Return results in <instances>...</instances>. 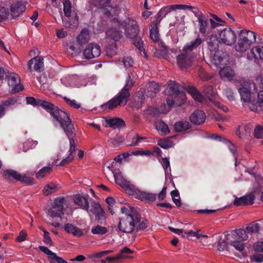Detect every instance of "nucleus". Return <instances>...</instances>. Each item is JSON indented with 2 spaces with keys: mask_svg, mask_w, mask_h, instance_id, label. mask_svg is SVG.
I'll list each match as a JSON object with an SVG mask.
<instances>
[{
  "mask_svg": "<svg viewBox=\"0 0 263 263\" xmlns=\"http://www.w3.org/2000/svg\"><path fill=\"white\" fill-rule=\"evenodd\" d=\"M165 93L167 96L166 102L168 108L164 110H159L156 107L150 106L145 111L146 114L151 117H155L158 116L160 111L163 114H166L171 108L181 106L186 100V96L182 91V87L174 81L169 82Z\"/></svg>",
  "mask_w": 263,
  "mask_h": 263,
  "instance_id": "obj_1",
  "label": "nucleus"
},
{
  "mask_svg": "<svg viewBox=\"0 0 263 263\" xmlns=\"http://www.w3.org/2000/svg\"><path fill=\"white\" fill-rule=\"evenodd\" d=\"M148 226L147 220L141 218L140 215H134L133 217H121L118 224L119 229L123 233H131L136 231H143Z\"/></svg>",
  "mask_w": 263,
  "mask_h": 263,
  "instance_id": "obj_2",
  "label": "nucleus"
},
{
  "mask_svg": "<svg viewBox=\"0 0 263 263\" xmlns=\"http://www.w3.org/2000/svg\"><path fill=\"white\" fill-rule=\"evenodd\" d=\"M134 83L135 81L131 78L130 74H128L126 77L125 84L123 88L116 97L103 104L102 107L104 109L111 110L118 105L126 104L130 96L129 90L134 86Z\"/></svg>",
  "mask_w": 263,
  "mask_h": 263,
  "instance_id": "obj_3",
  "label": "nucleus"
},
{
  "mask_svg": "<svg viewBox=\"0 0 263 263\" xmlns=\"http://www.w3.org/2000/svg\"><path fill=\"white\" fill-rule=\"evenodd\" d=\"M122 25L124 27L126 36L128 38L133 39V44L139 50L141 53H143L144 57L146 58V54L143 48V42L140 37L138 36L139 30L137 22L128 18L123 22Z\"/></svg>",
  "mask_w": 263,
  "mask_h": 263,
  "instance_id": "obj_4",
  "label": "nucleus"
},
{
  "mask_svg": "<svg viewBox=\"0 0 263 263\" xmlns=\"http://www.w3.org/2000/svg\"><path fill=\"white\" fill-rule=\"evenodd\" d=\"M51 116L58 121L68 138L75 137V128L67 114L57 107Z\"/></svg>",
  "mask_w": 263,
  "mask_h": 263,
  "instance_id": "obj_5",
  "label": "nucleus"
},
{
  "mask_svg": "<svg viewBox=\"0 0 263 263\" xmlns=\"http://www.w3.org/2000/svg\"><path fill=\"white\" fill-rule=\"evenodd\" d=\"M256 41V35L251 30H241L239 33V39L235 46L237 51L243 52L248 50L250 45Z\"/></svg>",
  "mask_w": 263,
  "mask_h": 263,
  "instance_id": "obj_6",
  "label": "nucleus"
},
{
  "mask_svg": "<svg viewBox=\"0 0 263 263\" xmlns=\"http://www.w3.org/2000/svg\"><path fill=\"white\" fill-rule=\"evenodd\" d=\"M196 54L192 53L182 48L180 53L177 55V64L182 70L190 67L193 64Z\"/></svg>",
  "mask_w": 263,
  "mask_h": 263,
  "instance_id": "obj_7",
  "label": "nucleus"
},
{
  "mask_svg": "<svg viewBox=\"0 0 263 263\" xmlns=\"http://www.w3.org/2000/svg\"><path fill=\"white\" fill-rule=\"evenodd\" d=\"M64 198L56 199L51 206L48 209L47 214L52 218L61 217L64 214Z\"/></svg>",
  "mask_w": 263,
  "mask_h": 263,
  "instance_id": "obj_8",
  "label": "nucleus"
},
{
  "mask_svg": "<svg viewBox=\"0 0 263 263\" xmlns=\"http://www.w3.org/2000/svg\"><path fill=\"white\" fill-rule=\"evenodd\" d=\"M8 85L11 87V93H15L23 89V86L21 84L20 78L18 74L14 72H8L6 74Z\"/></svg>",
  "mask_w": 263,
  "mask_h": 263,
  "instance_id": "obj_9",
  "label": "nucleus"
},
{
  "mask_svg": "<svg viewBox=\"0 0 263 263\" xmlns=\"http://www.w3.org/2000/svg\"><path fill=\"white\" fill-rule=\"evenodd\" d=\"M219 36L221 42L228 46L232 45L236 41V33L230 28L221 31Z\"/></svg>",
  "mask_w": 263,
  "mask_h": 263,
  "instance_id": "obj_10",
  "label": "nucleus"
},
{
  "mask_svg": "<svg viewBox=\"0 0 263 263\" xmlns=\"http://www.w3.org/2000/svg\"><path fill=\"white\" fill-rule=\"evenodd\" d=\"M133 189L129 194V195L133 196L135 198L141 201L152 202L156 198V194L142 191L138 189L135 185Z\"/></svg>",
  "mask_w": 263,
  "mask_h": 263,
  "instance_id": "obj_11",
  "label": "nucleus"
},
{
  "mask_svg": "<svg viewBox=\"0 0 263 263\" xmlns=\"http://www.w3.org/2000/svg\"><path fill=\"white\" fill-rule=\"evenodd\" d=\"M101 47L96 43H90L86 45L83 51L84 57L88 60L92 59L100 56Z\"/></svg>",
  "mask_w": 263,
  "mask_h": 263,
  "instance_id": "obj_12",
  "label": "nucleus"
},
{
  "mask_svg": "<svg viewBox=\"0 0 263 263\" xmlns=\"http://www.w3.org/2000/svg\"><path fill=\"white\" fill-rule=\"evenodd\" d=\"M113 174L116 183L120 185L125 192L129 195L132 190H134L133 188L135 185L123 178L120 172L114 171Z\"/></svg>",
  "mask_w": 263,
  "mask_h": 263,
  "instance_id": "obj_13",
  "label": "nucleus"
},
{
  "mask_svg": "<svg viewBox=\"0 0 263 263\" xmlns=\"http://www.w3.org/2000/svg\"><path fill=\"white\" fill-rule=\"evenodd\" d=\"M90 206L86 210L90 216L95 215L96 218L98 219H102L104 218V211L100 204L94 200L91 199L89 200Z\"/></svg>",
  "mask_w": 263,
  "mask_h": 263,
  "instance_id": "obj_14",
  "label": "nucleus"
},
{
  "mask_svg": "<svg viewBox=\"0 0 263 263\" xmlns=\"http://www.w3.org/2000/svg\"><path fill=\"white\" fill-rule=\"evenodd\" d=\"M194 14L197 18L199 32L204 35L206 32L209 20L198 9H195Z\"/></svg>",
  "mask_w": 263,
  "mask_h": 263,
  "instance_id": "obj_15",
  "label": "nucleus"
},
{
  "mask_svg": "<svg viewBox=\"0 0 263 263\" xmlns=\"http://www.w3.org/2000/svg\"><path fill=\"white\" fill-rule=\"evenodd\" d=\"M69 140V149L68 151V156L63 159L62 161L58 164V166H63L72 161L73 159V154L76 151V144L77 139L74 137L68 138Z\"/></svg>",
  "mask_w": 263,
  "mask_h": 263,
  "instance_id": "obj_16",
  "label": "nucleus"
},
{
  "mask_svg": "<svg viewBox=\"0 0 263 263\" xmlns=\"http://www.w3.org/2000/svg\"><path fill=\"white\" fill-rule=\"evenodd\" d=\"M28 68L30 71L34 70L37 72H41L43 70V59L41 57H35L31 59L28 64Z\"/></svg>",
  "mask_w": 263,
  "mask_h": 263,
  "instance_id": "obj_17",
  "label": "nucleus"
},
{
  "mask_svg": "<svg viewBox=\"0 0 263 263\" xmlns=\"http://www.w3.org/2000/svg\"><path fill=\"white\" fill-rule=\"evenodd\" d=\"M64 230L69 234H71L77 237L84 235L87 231L85 229H81L72 223H66L64 226Z\"/></svg>",
  "mask_w": 263,
  "mask_h": 263,
  "instance_id": "obj_18",
  "label": "nucleus"
},
{
  "mask_svg": "<svg viewBox=\"0 0 263 263\" xmlns=\"http://www.w3.org/2000/svg\"><path fill=\"white\" fill-rule=\"evenodd\" d=\"M205 118V113L201 110L197 109L191 114L190 120L194 124L200 125L204 123Z\"/></svg>",
  "mask_w": 263,
  "mask_h": 263,
  "instance_id": "obj_19",
  "label": "nucleus"
},
{
  "mask_svg": "<svg viewBox=\"0 0 263 263\" xmlns=\"http://www.w3.org/2000/svg\"><path fill=\"white\" fill-rule=\"evenodd\" d=\"M202 42V39L198 35L196 39L187 43L183 48L190 53L196 54L195 51L197 50Z\"/></svg>",
  "mask_w": 263,
  "mask_h": 263,
  "instance_id": "obj_20",
  "label": "nucleus"
},
{
  "mask_svg": "<svg viewBox=\"0 0 263 263\" xmlns=\"http://www.w3.org/2000/svg\"><path fill=\"white\" fill-rule=\"evenodd\" d=\"M88 197V195L82 196L80 195H76L74 197V202L76 204L80 206L82 209L88 210V208H89Z\"/></svg>",
  "mask_w": 263,
  "mask_h": 263,
  "instance_id": "obj_21",
  "label": "nucleus"
},
{
  "mask_svg": "<svg viewBox=\"0 0 263 263\" xmlns=\"http://www.w3.org/2000/svg\"><path fill=\"white\" fill-rule=\"evenodd\" d=\"M10 10L12 16L16 18L25 11L26 7L22 2H17L11 5Z\"/></svg>",
  "mask_w": 263,
  "mask_h": 263,
  "instance_id": "obj_22",
  "label": "nucleus"
},
{
  "mask_svg": "<svg viewBox=\"0 0 263 263\" xmlns=\"http://www.w3.org/2000/svg\"><path fill=\"white\" fill-rule=\"evenodd\" d=\"M159 20H153L151 23V28L150 29L149 36L151 39L155 43L159 42L160 40L159 33L158 31V25L159 24Z\"/></svg>",
  "mask_w": 263,
  "mask_h": 263,
  "instance_id": "obj_23",
  "label": "nucleus"
},
{
  "mask_svg": "<svg viewBox=\"0 0 263 263\" xmlns=\"http://www.w3.org/2000/svg\"><path fill=\"white\" fill-rule=\"evenodd\" d=\"M229 237H230L231 239L241 241L246 240L248 238L246 231L242 229L232 231L231 234H229Z\"/></svg>",
  "mask_w": 263,
  "mask_h": 263,
  "instance_id": "obj_24",
  "label": "nucleus"
},
{
  "mask_svg": "<svg viewBox=\"0 0 263 263\" xmlns=\"http://www.w3.org/2000/svg\"><path fill=\"white\" fill-rule=\"evenodd\" d=\"M254 200V195H249L247 196L241 197L240 198H236L233 202V203L236 206L252 204L253 203Z\"/></svg>",
  "mask_w": 263,
  "mask_h": 263,
  "instance_id": "obj_25",
  "label": "nucleus"
},
{
  "mask_svg": "<svg viewBox=\"0 0 263 263\" xmlns=\"http://www.w3.org/2000/svg\"><path fill=\"white\" fill-rule=\"evenodd\" d=\"M105 126L112 127L114 129L120 128L125 126L124 121L120 118H113L105 120Z\"/></svg>",
  "mask_w": 263,
  "mask_h": 263,
  "instance_id": "obj_26",
  "label": "nucleus"
},
{
  "mask_svg": "<svg viewBox=\"0 0 263 263\" xmlns=\"http://www.w3.org/2000/svg\"><path fill=\"white\" fill-rule=\"evenodd\" d=\"M227 61V58H225L224 53L219 51L215 52L213 55V62L216 66L220 67L226 64Z\"/></svg>",
  "mask_w": 263,
  "mask_h": 263,
  "instance_id": "obj_27",
  "label": "nucleus"
},
{
  "mask_svg": "<svg viewBox=\"0 0 263 263\" xmlns=\"http://www.w3.org/2000/svg\"><path fill=\"white\" fill-rule=\"evenodd\" d=\"M220 78L224 80L232 79L235 74L233 70L230 67L221 68L219 72Z\"/></svg>",
  "mask_w": 263,
  "mask_h": 263,
  "instance_id": "obj_28",
  "label": "nucleus"
},
{
  "mask_svg": "<svg viewBox=\"0 0 263 263\" xmlns=\"http://www.w3.org/2000/svg\"><path fill=\"white\" fill-rule=\"evenodd\" d=\"M251 128L249 125L242 124L239 126L236 131V134L241 139L246 138L249 135Z\"/></svg>",
  "mask_w": 263,
  "mask_h": 263,
  "instance_id": "obj_29",
  "label": "nucleus"
},
{
  "mask_svg": "<svg viewBox=\"0 0 263 263\" xmlns=\"http://www.w3.org/2000/svg\"><path fill=\"white\" fill-rule=\"evenodd\" d=\"M251 110L257 111L258 107L263 108V90H259L257 94V104L251 103L249 105Z\"/></svg>",
  "mask_w": 263,
  "mask_h": 263,
  "instance_id": "obj_30",
  "label": "nucleus"
},
{
  "mask_svg": "<svg viewBox=\"0 0 263 263\" xmlns=\"http://www.w3.org/2000/svg\"><path fill=\"white\" fill-rule=\"evenodd\" d=\"M159 91V86L158 84L156 82H151L148 83L146 93L149 97H154Z\"/></svg>",
  "mask_w": 263,
  "mask_h": 263,
  "instance_id": "obj_31",
  "label": "nucleus"
},
{
  "mask_svg": "<svg viewBox=\"0 0 263 263\" xmlns=\"http://www.w3.org/2000/svg\"><path fill=\"white\" fill-rule=\"evenodd\" d=\"M263 227V221L259 220L253 222L249 224L247 227L246 230L251 233H258L261 228Z\"/></svg>",
  "mask_w": 263,
  "mask_h": 263,
  "instance_id": "obj_32",
  "label": "nucleus"
},
{
  "mask_svg": "<svg viewBox=\"0 0 263 263\" xmlns=\"http://www.w3.org/2000/svg\"><path fill=\"white\" fill-rule=\"evenodd\" d=\"M89 40V31L87 29H83L77 37V42L82 45Z\"/></svg>",
  "mask_w": 263,
  "mask_h": 263,
  "instance_id": "obj_33",
  "label": "nucleus"
},
{
  "mask_svg": "<svg viewBox=\"0 0 263 263\" xmlns=\"http://www.w3.org/2000/svg\"><path fill=\"white\" fill-rule=\"evenodd\" d=\"M174 126L176 132H181L190 128L191 124L188 121H180L177 122Z\"/></svg>",
  "mask_w": 263,
  "mask_h": 263,
  "instance_id": "obj_34",
  "label": "nucleus"
},
{
  "mask_svg": "<svg viewBox=\"0 0 263 263\" xmlns=\"http://www.w3.org/2000/svg\"><path fill=\"white\" fill-rule=\"evenodd\" d=\"M250 89L253 88L254 91L263 90V76H258L256 77L255 82L250 84Z\"/></svg>",
  "mask_w": 263,
  "mask_h": 263,
  "instance_id": "obj_35",
  "label": "nucleus"
},
{
  "mask_svg": "<svg viewBox=\"0 0 263 263\" xmlns=\"http://www.w3.org/2000/svg\"><path fill=\"white\" fill-rule=\"evenodd\" d=\"M121 212L123 215L122 217L132 216L134 215H139L133 206L126 205L121 208Z\"/></svg>",
  "mask_w": 263,
  "mask_h": 263,
  "instance_id": "obj_36",
  "label": "nucleus"
},
{
  "mask_svg": "<svg viewBox=\"0 0 263 263\" xmlns=\"http://www.w3.org/2000/svg\"><path fill=\"white\" fill-rule=\"evenodd\" d=\"M208 48L211 51H217L218 48V42L217 40L216 36L214 35H211L207 41Z\"/></svg>",
  "mask_w": 263,
  "mask_h": 263,
  "instance_id": "obj_37",
  "label": "nucleus"
},
{
  "mask_svg": "<svg viewBox=\"0 0 263 263\" xmlns=\"http://www.w3.org/2000/svg\"><path fill=\"white\" fill-rule=\"evenodd\" d=\"M171 8V5H169L161 8L157 14L156 18L154 20H159L160 23L163 18L165 17L166 15L171 11H173Z\"/></svg>",
  "mask_w": 263,
  "mask_h": 263,
  "instance_id": "obj_38",
  "label": "nucleus"
},
{
  "mask_svg": "<svg viewBox=\"0 0 263 263\" xmlns=\"http://www.w3.org/2000/svg\"><path fill=\"white\" fill-rule=\"evenodd\" d=\"M38 104L40 105L39 106H41L45 110L49 112L50 115L51 114V112H53L57 107L51 103L42 99L39 100Z\"/></svg>",
  "mask_w": 263,
  "mask_h": 263,
  "instance_id": "obj_39",
  "label": "nucleus"
},
{
  "mask_svg": "<svg viewBox=\"0 0 263 263\" xmlns=\"http://www.w3.org/2000/svg\"><path fill=\"white\" fill-rule=\"evenodd\" d=\"M251 53L255 59L263 60V46L258 45L252 48Z\"/></svg>",
  "mask_w": 263,
  "mask_h": 263,
  "instance_id": "obj_40",
  "label": "nucleus"
},
{
  "mask_svg": "<svg viewBox=\"0 0 263 263\" xmlns=\"http://www.w3.org/2000/svg\"><path fill=\"white\" fill-rule=\"evenodd\" d=\"M155 126L156 129L162 135H165L170 132L167 125L162 121L156 122Z\"/></svg>",
  "mask_w": 263,
  "mask_h": 263,
  "instance_id": "obj_41",
  "label": "nucleus"
},
{
  "mask_svg": "<svg viewBox=\"0 0 263 263\" xmlns=\"http://www.w3.org/2000/svg\"><path fill=\"white\" fill-rule=\"evenodd\" d=\"M106 35L108 38H110L116 41L119 40L122 36L121 33L115 28L108 29L106 32Z\"/></svg>",
  "mask_w": 263,
  "mask_h": 263,
  "instance_id": "obj_42",
  "label": "nucleus"
},
{
  "mask_svg": "<svg viewBox=\"0 0 263 263\" xmlns=\"http://www.w3.org/2000/svg\"><path fill=\"white\" fill-rule=\"evenodd\" d=\"M186 90L196 100L200 102L203 101V97L194 87H189Z\"/></svg>",
  "mask_w": 263,
  "mask_h": 263,
  "instance_id": "obj_43",
  "label": "nucleus"
},
{
  "mask_svg": "<svg viewBox=\"0 0 263 263\" xmlns=\"http://www.w3.org/2000/svg\"><path fill=\"white\" fill-rule=\"evenodd\" d=\"M239 92L243 101L248 102L250 101V91L248 88L245 87L240 88Z\"/></svg>",
  "mask_w": 263,
  "mask_h": 263,
  "instance_id": "obj_44",
  "label": "nucleus"
},
{
  "mask_svg": "<svg viewBox=\"0 0 263 263\" xmlns=\"http://www.w3.org/2000/svg\"><path fill=\"white\" fill-rule=\"evenodd\" d=\"M224 237V238L220 237L218 243L217 249L220 251H223L227 248L228 243L227 241L231 239L229 237V234L225 235Z\"/></svg>",
  "mask_w": 263,
  "mask_h": 263,
  "instance_id": "obj_45",
  "label": "nucleus"
},
{
  "mask_svg": "<svg viewBox=\"0 0 263 263\" xmlns=\"http://www.w3.org/2000/svg\"><path fill=\"white\" fill-rule=\"evenodd\" d=\"M38 142L34 140H27L23 144L22 148H20L23 152H26L29 149H32L35 147Z\"/></svg>",
  "mask_w": 263,
  "mask_h": 263,
  "instance_id": "obj_46",
  "label": "nucleus"
},
{
  "mask_svg": "<svg viewBox=\"0 0 263 263\" xmlns=\"http://www.w3.org/2000/svg\"><path fill=\"white\" fill-rule=\"evenodd\" d=\"M4 176L6 179H10L12 178L16 180H18L19 177H20V174L14 170H8L4 172Z\"/></svg>",
  "mask_w": 263,
  "mask_h": 263,
  "instance_id": "obj_47",
  "label": "nucleus"
},
{
  "mask_svg": "<svg viewBox=\"0 0 263 263\" xmlns=\"http://www.w3.org/2000/svg\"><path fill=\"white\" fill-rule=\"evenodd\" d=\"M134 61L130 57H124L119 60V64L123 65L125 68H128L133 66Z\"/></svg>",
  "mask_w": 263,
  "mask_h": 263,
  "instance_id": "obj_48",
  "label": "nucleus"
},
{
  "mask_svg": "<svg viewBox=\"0 0 263 263\" xmlns=\"http://www.w3.org/2000/svg\"><path fill=\"white\" fill-rule=\"evenodd\" d=\"M171 8L173 11L176 10L177 9L179 10H186L189 9L191 10L193 13L195 11V9H198L197 8L192 7L190 5H182V4H176L171 5Z\"/></svg>",
  "mask_w": 263,
  "mask_h": 263,
  "instance_id": "obj_49",
  "label": "nucleus"
},
{
  "mask_svg": "<svg viewBox=\"0 0 263 263\" xmlns=\"http://www.w3.org/2000/svg\"><path fill=\"white\" fill-rule=\"evenodd\" d=\"M52 171V167L45 166L41 169L36 175V178L38 179H41L46 176L47 175L50 173Z\"/></svg>",
  "mask_w": 263,
  "mask_h": 263,
  "instance_id": "obj_50",
  "label": "nucleus"
},
{
  "mask_svg": "<svg viewBox=\"0 0 263 263\" xmlns=\"http://www.w3.org/2000/svg\"><path fill=\"white\" fill-rule=\"evenodd\" d=\"M242 241H243L231 239L229 241V243L231 246H233L237 250L242 251L245 248L244 243Z\"/></svg>",
  "mask_w": 263,
  "mask_h": 263,
  "instance_id": "obj_51",
  "label": "nucleus"
},
{
  "mask_svg": "<svg viewBox=\"0 0 263 263\" xmlns=\"http://www.w3.org/2000/svg\"><path fill=\"white\" fill-rule=\"evenodd\" d=\"M57 188V185L53 183H50L46 185L43 190L44 195L48 196L54 192Z\"/></svg>",
  "mask_w": 263,
  "mask_h": 263,
  "instance_id": "obj_52",
  "label": "nucleus"
},
{
  "mask_svg": "<svg viewBox=\"0 0 263 263\" xmlns=\"http://www.w3.org/2000/svg\"><path fill=\"white\" fill-rule=\"evenodd\" d=\"M64 15L70 17L71 13V3L69 0H66L63 2Z\"/></svg>",
  "mask_w": 263,
  "mask_h": 263,
  "instance_id": "obj_53",
  "label": "nucleus"
},
{
  "mask_svg": "<svg viewBox=\"0 0 263 263\" xmlns=\"http://www.w3.org/2000/svg\"><path fill=\"white\" fill-rule=\"evenodd\" d=\"M91 231L93 234L103 235L105 234L107 230L105 227L98 225L93 227Z\"/></svg>",
  "mask_w": 263,
  "mask_h": 263,
  "instance_id": "obj_54",
  "label": "nucleus"
},
{
  "mask_svg": "<svg viewBox=\"0 0 263 263\" xmlns=\"http://www.w3.org/2000/svg\"><path fill=\"white\" fill-rule=\"evenodd\" d=\"M69 49L71 50V54L73 56L78 55L81 51V44L76 43L72 45H70L69 47Z\"/></svg>",
  "mask_w": 263,
  "mask_h": 263,
  "instance_id": "obj_55",
  "label": "nucleus"
},
{
  "mask_svg": "<svg viewBox=\"0 0 263 263\" xmlns=\"http://www.w3.org/2000/svg\"><path fill=\"white\" fill-rule=\"evenodd\" d=\"M61 16L62 20V22L63 24V25L66 27V28H70L71 26H72L74 23L75 22L74 20H72L70 17H67V16H63L62 13L61 12Z\"/></svg>",
  "mask_w": 263,
  "mask_h": 263,
  "instance_id": "obj_56",
  "label": "nucleus"
},
{
  "mask_svg": "<svg viewBox=\"0 0 263 263\" xmlns=\"http://www.w3.org/2000/svg\"><path fill=\"white\" fill-rule=\"evenodd\" d=\"M63 99L67 105L74 108L78 109L81 107V104L78 103L77 101L74 99L71 100L66 97H64Z\"/></svg>",
  "mask_w": 263,
  "mask_h": 263,
  "instance_id": "obj_57",
  "label": "nucleus"
},
{
  "mask_svg": "<svg viewBox=\"0 0 263 263\" xmlns=\"http://www.w3.org/2000/svg\"><path fill=\"white\" fill-rule=\"evenodd\" d=\"M171 195L174 202L177 206H180L181 202L179 192L177 190H174L171 192Z\"/></svg>",
  "mask_w": 263,
  "mask_h": 263,
  "instance_id": "obj_58",
  "label": "nucleus"
},
{
  "mask_svg": "<svg viewBox=\"0 0 263 263\" xmlns=\"http://www.w3.org/2000/svg\"><path fill=\"white\" fill-rule=\"evenodd\" d=\"M254 136L256 138H263V126L257 125L254 129Z\"/></svg>",
  "mask_w": 263,
  "mask_h": 263,
  "instance_id": "obj_59",
  "label": "nucleus"
},
{
  "mask_svg": "<svg viewBox=\"0 0 263 263\" xmlns=\"http://www.w3.org/2000/svg\"><path fill=\"white\" fill-rule=\"evenodd\" d=\"M117 47L115 44L109 45L106 48V54L109 57H112L117 54Z\"/></svg>",
  "mask_w": 263,
  "mask_h": 263,
  "instance_id": "obj_60",
  "label": "nucleus"
},
{
  "mask_svg": "<svg viewBox=\"0 0 263 263\" xmlns=\"http://www.w3.org/2000/svg\"><path fill=\"white\" fill-rule=\"evenodd\" d=\"M9 15V12L8 9L0 7V22L7 19Z\"/></svg>",
  "mask_w": 263,
  "mask_h": 263,
  "instance_id": "obj_61",
  "label": "nucleus"
},
{
  "mask_svg": "<svg viewBox=\"0 0 263 263\" xmlns=\"http://www.w3.org/2000/svg\"><path fill=\"white\" fill-rule=\"evenodd\" d=\"M18 181L28 184L33 183V179L32 178L26 175H21V174Z\"/></svg>",
  "mask_w": 263,
  "mask_h": 263,
  "instance_id": "obj_62",
  "label": "nucleus"
},
{
  "mask_svg": "<svg viewBox=\"0 0 263 263\" xmlns=\"http://www.w3.org/2000/svg\"><path fill=\"white\" fill-rule=\"evenodd\" d=\"M162 165L165 173H168L171 171L170 161L167 158L162 159Z\"/></svg>",
  "mask_w": 263,
  "mask_h": 263,
  "instance_id": "obj_63",
  "label": "nucleus"
},
{
  "mask_svg": "<svg viewBox=\"0 0 263 263\" xmlns=\"http://www.w3.org/2000/svg\"><path fill=\"white\" fill-rule=\"evenodd\" d=\"M251 260L260 263L263 261V254H255L251 256Z\"/></svg>",
  "mask_w": 263,
  "mask_h": 263,
  "instance_id": "obj_64",
  "label": "nucleus"
}]
</instances>
